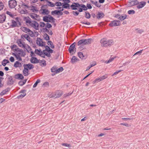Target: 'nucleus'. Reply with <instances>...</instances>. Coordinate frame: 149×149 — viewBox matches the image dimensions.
Masks as SVG:
<instances>
[{
    "instance_id": "9d476101",
    "label": "nucleus",
    "mask_w": 149,
    "mask_h": 149,
    "mask_svg": "<svg viewBox=\"0 0 149 149\" xmlns=\"http://www.w3.org/2000/svg\"><path fill=\"white\" fill-rule=\"evenodd\" d=\"M119 21L114 20L111 21L110 23L109 24V25L111 27H113L120 25Z\"/></svg>"
},
{
    "instance_id": "c85d7f7f",
    "label": "nucleus",
    "mask_w": 149,
    "mask_h": 149,
    "mask_svg": "<svg viewBox=\"0 0 149 149\" xmlns=\"http://www.w3.org/2000/svg\"><path fill=\"white\" fill-rule=\"evenodd\" d=\"M104 15L103 13H100L98 12V14L97 15V18L98 19L101 18H102L104 16Z\"/></svg>"
},
{
    "instance_id": "6ab92c4d",
    "label": "nucleus",
    "mask_w": 149,
    "mask_h": 149,
    "mask_svg": "<svg viewBox=\"0 0 149 149\" xmlns=\"http://www.w3.org/2000/svg\"><path fill=\"white\" fill-rule=\"evenodd\" d=\"M14 77L17 79H24V77L23 75L20 74H15Z\"/></svg>"
},
{
    "instance_id": "4be33fe9",
    "label": "nucleus",
    "mask_w": 149,
    "mask_h": 149,
    "mask_svg": "<svg viewBox=\"0 0 149 149\" xmlns=\"http://www.w3.org/2000/svg\"><path fill=\"white\" fill-rule=\"evenodd\" d=\"M138 5L137 6L138 9H140L143 7L146 4V2L145 1H141L138 4Z\"/></svg>"
},
{
    "instance_id": "338daca9",
    "label": "nucleus",
    "mask_w": 149,
    "mask_h": 149,
    "mask_svg": "<svg viewBox=\"0 0 149 149\" xmlns=\"http://www.w3.org/2000/svg\"><path fill=\"white\" fill-rule=\"evenodd\" d=\"M46 27L47 28H50L52 27V25L51 24L47 23L46 24Z\"/></svg>"
},
{
    "instance_id": "7c9ffc66",
    "label": "nucleus",
    "mask_w": 149,
    "mask_h": 149,
    "mask_svg": "<svg viewBox=\"0 0 149 149\" xmlns=\"http://www.w3.org/2000/svg\"><path fill=\"white\" fill-rule=\"evenodd\" d=\"M85 45L84 39H82L79 40L77 43V45L78 46L81 45L83 46Z\"/></svg>"
},
{
    "instance_id": "e2e57ef3",
    "label": "nucleus",
    "mask_w": 149,
    "mask_h": 149,
    "mask_svg": "<svg viewBox=\"0 0 149 149\" xmlns=\"http://www.w3.org/2000/svg\"><path fill=\"white\" fill-rule=\"evenodd\" d=\"M72 13L74 16H77L79 14V12L77 11H73L72 12Z\"/></svg>"
},
{
    "instance_id": "bb28decb",
    "label": "nucleus",
    "mask_w": 149,
    "mask_h": 149,
    "mask_svg": "<svg viewBox=\"0 0 149 149\" xmlns=\"http://www.w3.org/2000/svg\"><path fill=\"white\" fill-rule=\"evenodd\" d=\"M85 44L86 45H88L90 44L91 43L92 41L93 40L91 38H88L87 39H84Z\"/></svg>"
},
{
    "instance_id": "a19ab883",
    "label": "nucleus",
    "mask_w": 149,
    "mask_h": 149,
    "mask_svg": "<svg viewBox=\"0 0 149 149\" xmlns=\"http://www.w3.org/2000/svg\"><path fill=\"white\" fill-rule=\"evenodd\" d=\"M9 61L8 60L6 59H4L3 61L2 62V65L3 66H6L7 63H9Z\"/></svg>"
},
{
    "instance_id": "20e7f679",
    "label": "nucleus",
    "mask_w": 149,
    "mask_h": 149,
    "mask_svg": "<svg viewBox=\"0 0 149 149\" xmlns=\"http://www.w3.org/2000/svg\"><path fill=\"white\" fill-rule=\"evenodd\" d=\"M43 20L46 22H51V20H52L53 22H54L55 19L52 16L49 15V17L45 16L43 17Z\"/></svg>"
},
{
    "instance_id": "ea45409f",
    "label": "nucleus",
    "mask_w": 149,
    "mask_h": 149,
    "mask_svg": "<svg viewBox=\"0 0 149 149\" xmlns=\"http://www.w3.org/2000/svg\"><path fill=\"white\" fill-rule=\"evenodd\" d=\"M10 47L11 48V49L12 50H13V51L15 52V49L17 50V48H19L17 46V45H15V44L13 45L12 46H11Z\"/></svg>"
},
{
    "instance_id": "774afa93",
    "label": "nucleus",
    "mask_w": 149,
    "mask_h": 149,
    "mask_svg": "<svg viewBox=\"0 0 149 149\" xmlns=\"http://www.w3.org/2000/svg\"><path fill=\"white\" fill-rule=\"evenodd\" d=\"M45 24V23L43 22H40V27H44Z\"/></svg>"
},
{
    "instance_id": "2eb2a0df",
    "label": "nucleus",
    "mask_w": 149,
    "mask_h": 149,
    "mask_svg": "<svg viewBox=\"0 0 149 149\" xmlns=\"http://www.w3.org/2000/svg\"><path fill=\"white\" fill-rule=\"evenodd\" d=\"M16 43L20 47L22 48H25L24 42H22V40L20 39H18L17 40Z\"/></svg>"
},
{
    "instance_id": "e433bc0d",
    "label": "nucleus",
    "mask_w": 149,
    "mask_h": 149,
    "mask_svg": "<svg viewBox=\"0 0 149 149\" xmlns=\"http://www.w3.org/2000/svg\"><path fill=\"white\" fill-rule=\"evenodd\" d=\"M12 54L14 56H15V57L17 58V59H18L19 61H22V59L21 57H20V55H18L15 53H13Z\"/></svg>"
},
{
    "instance_id": "0e129e2a",
    "label": "nucleus",
    "mask_w": 149,
    "mask_h": 149,
    "mask_svg": "<svg viewBox=\"0 0 149 149\" xmlns=\"http://www.w3.org/2000/svg\"><path fill=\"white\" fill-rule=\"evenodd\" d=\"M101 81L106 79L107 77V74H105V75L103 76L100 77Z\"/></svg>"
},
{
    "instance_id": "dca6fc26",
    "label": "nucleus",
    "mask_w": 149,
    "mask_h": 149,
    "mask_svg": "<svg viewBox=\"0 0 149 149\" xmlns=\"http://www.w3.org/2000/svg\"><path fill=\"white\" fill-rule=\"evenodd\" d=\"M26 90H22L20 91V93H22V94H20V95L17 96V98L18 99L22 98L24 97L26 95V93L24 92H26Z\"/></svg>"
},
{
    "instance_id": "bf43d9fd",
    "label": "nucleus",
    "mask_w": 149,
    "mask_h": 149,
    "mask_svg": "<svg viewBox=\"0 0 149 149\" xmlns=\"http://www.w3.org/2000/svg\"><path fill=\"white\" fill-rule=\"evenodd\" d=\"M62 4V3H61V2L59 1L56 2L55 3V5H56V6H61Z\"/></svg>"
},
{
    "instance_id": "3c124183",
    "label": "nucleus",
    "mask_w": 149,
    "mask_h": 149,
    "mask_svg": "<svg viewBox=\"0 0 149 149\" xmlns=\"http://www.w3.org/2000/svg\"><path fill=\"white\" fill-rule=\"evenodd\" d=\"M63 70V67H61L58 69H57V70L56 72V73H59L62 71Z\"/></svg>"
},
{
    "instance_id": "423d86ee",
    "label": "nucleus",
    "mask_w": 149,
    "mask_h": 149,
    "mask_svg": "<svg viewBox=\"0 0 149 149\" xmlns=\"http://www.w3.org/2000/svg\"><path fill=\"white\" fill-rule=\"evenodd\" d=\"M17 5V2L15 0H10L8 1V5L10 8H13Z\"/></svg>"
},
{
    "instance_id": "a878e982",
    "label": "nucleus",
    "mask_w": 149,
    "mask_h": 149,
    "mask_svg": "<svg viewBox=\"0 0 149 149\" xmlns=\"http://www.w3.org/2000/svg\"><path fill=\"white\" fill-rule=\"evenodd\" d=\"M68 3H62L63 8H65L70 9V7Z\"/></svg>"
},
{
    "instance_id": "09e8293b",
    "label": "nucleus",
    "mask_w": 149,
    "mask_h": 149,
    "mask_svg": "<svg viewBox=\"0 0 149 149\" xmlns=\"http://www.w3.org/2000/svg\"><path fill=\"white\" fill-rule=\"evenodd\" d=\"M43 53L44 54L45 56L48 57H49L51 56V54L50 53H48L46 50H43L42 51Z\"/></svg>"
},
{
    "instance_id": "b1692460",
    "label": "nucleus",
    "mask_w": 149,
    "mask_h": 149,
    "mask_svg": "<svg viewBox=\"0 0 149 149\" xmlns=\"http://www.w3.org/2000/svg\"><path fill=\"white\" fill-rule=\"evenodd\" d=\"M29 70L28 68L24 67V69L23 70V72L24 76H27L29 74Z\"/></svg>"
},
{
    "instance_id": "393cba45",
    "label": "nucleus",
    "mask_w": 149,
    "mask_h": 149,
    "mask_svg": "<svg viewBox=\"0 0 149 149\" xmlns=\"http://www.w3.org/2000/svg\"><path fill=\"white\" fill-rule=\"evenodd\" d=\"M24 67H25L27 68L30 70L31 69L34 68L33 65L31 64H24L23 65Z\"/></svg>"
},
{
    "instance_id": "473e14b6",
    "label": "nucleus",
    "mask_w": 149,
    "mask_h": 149,
    "mask_svg": "<svg viewBox=\"0 0 149 149\" xmlns=\"http://www.w3.org/2000/svg\"><path fill=\"white\" fill-rule=\"evenodd\" d=\"M90 1L92 3L94 4L97 7L99 8L101 6V5H100V4L97 1L94 2L93 1L91 0Z\"/></svg>"
},
{
    "instance_id": "5701e85b",
    "label": "nucleus",
    "mask_w": 149,
    "mask_h": 149,
    "mask_svg": "<svg viewBox=\"0 0 149 149\" xmlns=\"http://www.w3.org/2000/svg\"><path fill=\"white\" fill-rule=\"evenodd\" d=\"M30 16L34 20H37L38 16L35 13H32L30 14Z\"/></svg>"
},
{
    "instance_id": "052dcab7",
    "label": "nucleus",
    "mask_w": 149,
    "mask_h": 149,
    "mask_svg": "<svg viewBox=\"0 0 149 149\" xmlns=\"http://www.w3.org/2000/svg\"><path fill=\"white\" fill-rule=\"evenodd\" d=\"M128 13L129 14H133L135 13V11L133 10H129L128 11Z\"/></svg>"
},
{
    "instance_id": "a18cd8bd",
    "label": "nucleus",
    "mask_w": 149,
    "mask_h": 149,
    "mask_svg": "<svg viewBox=\"0 0 149 149\" xmlns=\"http://www.w3.org/2000/svg\"><path fill=\"white\" fill-rule=\"evenodd\" d=\"M57 68L56 66H54L51 69V72H55L56 73Z\"/></svg>"
},
{
    "instance_id": "c756f323",
    "label": "nucleus",
    "mask_w": 149,
    "mask_h": 149,
    "mask_svg": "<svg viewBox=\"0 0 149 149\" xmlns=\"http://www.w3.org/2000/svg\"><path fill=\"white\" fill-rule=\"evenodd\" d=\"M78 60V58H77L75 56H73L71 59V62L72 63H74L75 62H77Z\"/></svg>"
},
{
    "instance_id": "cd10ccee",
    "label": "nucleus",
    "mask_w": 149,
    "mask_h": 149,
    "mask_svg": "<svg viewBox=\"0 0 149 149\" xmlns=\"http://www.w3.org/2000/svg\"><path fill=\"white\" fill-rule=\"evenodd\" d=\"M22 65L21 63L18 61H16L14 64V66L15 68H20L22 67Z\"/></svg>"
},
{
    "instance_id": "603ef678",
    "label": "nucleus",
    "mask_w": 149,
    "mask_h": 149,
    "mask_svg": "<svg viewBox=\"0 0 149 149\" xmlns=\"http://www.w3.org/2000/svg\"><path fill=\"white\" fill-rule=\"evenodd\" d=\"M59 10H55L52 11L51 12V14L52 15H53L54 14L59 15L58 12H59Z\"/></svg>"
},
{
    "instance_id": "1a4fd4ad",
    "label": "nucleus",
    "mask_w": 149,
    "mask_h": 149,
    "mask_svg": "<svg viewBox=\"0 0 149 149\" xmlns=\"http://www.w3.org/2000/svg\"><path fill=\"white\" fill-rule=\"evenodd\" d=\"M70 7L72 10H77L78 8L80 7V4L77 2H74L70 6Z\"/></svg>"
},
{
    "instance_id": "7ed1b4c3",
    "label": "nucleus",
    "mask_w": 149,
    "mask_h": 149,
    "mask_svg": "<svg viewBox=\"0 0 149 149\" xmlns=\"http://www.w3.org/2000/svg\"><path fill=\"white\" fill-rule=\"evenodd\" d=\"M16 21L14 20H11V24L10 25V27L11 28H14L15 27H18L20 26L21 25V23L19 21L18 18V17H16L15 18Z\"/></svg>"
},
{
    "instance_id": "5fc2aeb1",
    "label": "nucleus",
    "mask_w": 149,
    "mask_h": 149,
    "mask_svg": "<svg viewBox=\"0 0 149 149\" xmlns=\"http://www.w3.org/2000/svg\"><path fill=\"white\" fill-rule=\"evenodd\" d=\"M8 91L6 89L3 90L0 93V96H2L5 94Z\"/></svg>"
},
{
    "instance_id": "37998d69",
    "label": "nucleus",
    "mask_w": 149,
    "mask_h": 149,
    "mask_svg": "<svg viewBox=\"0 0 149 149\" xmlns=\"http://www.w3.org/2000/svg\"><path fill=\"white\" fill-rule=\"evenodd\" d=\"M25 48H23L24 49H26L28 52H29V50H31V48L28 45H26L25 44L24 45Z\"/></svg>"
},
{
    "instance_id": "2f4dec72",
    "label": "nucleus",
    "mask_w": 149,
    "mask_h": 149,
    "mask_svg": "<svg viewBox=\"0 0 149 149\" xmlns=\"http://www.w3.org/2000/svg\"><path fill=\"white\" fill-rule=\"evenodd\" d=\"M8 81L9 84L10 85L13 84L14 82L12 77L10 76H9L8 77Z\"/></svg>"
},
{
    "instance_id": "58836bf2",
    "label": "nucleus",
    "mask_w": 149,
    "mask_h": 149,
    "mask_svg": "<svg viewBox=\"0 0 149 149\" xmlns=\"http://www.w3.org/2000/svg\"><path fill=\"white\" fill-rule=\"evenodd\" d=\"M47 44L49 45L50 47L52 49H53L54 48V46L52 41H49L47 42Z\"/></svg>"
},
{
    "instance_id": "c9c22d12",
    "label": "nucleus",
    "mask_w": 149,
    "mask_h": 149,
    "mask_svg": "<svg viewBox=\"0 0 149 149\" xmlns=\"http://www.w3.org/2000/svg\"><path fill=\"white\" fill-rule=\"evenodd\" d=\"M30 8H31V10L33 12L37 13L38 11V10L36 8L35 6H31Z\"/></svg>"
},
{
    "instance_id": "f03ea898",
    "label": "nucleus",
    "mask_w": 149,
    "mask_h": 149,
    "mask_svg": "<svg viewBox=\"0 0 149 149\" xmlns=\"http://www.w3.org/2000/svg\"><path fill=\"white\" fill-rule=\"evenodd\" d=\"M113 42V41L112 40H107L104 38L102 39L100 41L101 46L106 47L111 45Z\"/></svg>"
},
{
    "instance_id": "f3484780",
    "label": "nucleus",
    "mask_w": 149,
    "mask_h": 149,
    "mask_svg": "<svg viewBox=\"0 0 149 149\" xmlns=\"http://www.w3.org/2000/svg\"><path fill=\"white\" fill-rule=\"evenodd\" d=\"M6 15L5 14L0 15V23H3L5 20Z\"/></svg>"
},
{
    "instance_id": "f8f14e48",
    "label": "nucleus",
    "mask_w": 149,
    "mask_h": 149,
    "mask_svg": "<svg viewBox=\"0 0 149 149\" xmlns=\"http://www.w3.org/2000/svg\"><path fill=\"white\" fill-rule=\"evenodd\" d=\"M21 38L23 39H24V38H25L30 43H32V39L27 34H22L21 36Z\"/></svg>"
},
{
    "instance_id": "c03bdc74",
    "label": "nucleus",
    "mask_w": 149,
    "mask_h": 149,
    "mask_svg": "<svg viewBox=\"0 0 149 149\" xmlns=\"http://www.w3.org/2000/svg\"><path fill=\"white\" fill-rule=\"evenodd\" d=\"M85 17L87 19H89L90 18L91 15L90 13L88 11H86L85 12Z\"/></svg>"
},
{
    "instance_id": "412c9836",
    "label": "nucleus",
    "mask_w": 149,
    "mask_h": 149,
    "mask_svg": "<svg viewBox=\"0 0 149 149\" xmlns=\"http://www.w3.org/2000/svg\"><path fill=\"white\" fill-rule=\"evenodd\" d=\"M28 33H29V34L30 36L32 37H35V34L37 35L38 34V32L37 31H34V33L33 31L30 29H29V31Z\"/></svg>"
},
{
    "instance_id": "9b49d317",
    "label": "nucleus",
    "mask_w": 149,
    "mask_h": 149,
    "mask_svg": "<svg viewBox=\"0 0 149 149\" xmlns=\"http://www.w3.org/2000/svg\"><path fill=\"white\" fill-rule=\"evenodd\" d=\"M62 95V92L61 91H57L52 94L51 97L55 98L60 97Z\"/></svg>"
},
{
    "instance_id": "72a5a7b5",
    "label": "nucleus",
    "mask_w": 149,
    "mask_h": 149,
    "mask_svg": "<svg viewBox=\"0 0 149 149\" xmlns=\"http://www.w3.org/2000/svg\"><path fill=\"white\" fill-rule=\"evenodd\" d=\"M78 55L79 57L82 59H85L86 58V57L84 55L82 52H78Z\"/></svg>"
},
{
    "instance_id": "49530a36",
    "label": "nucleus",
    "mask_w": 149,
    "mask_h": 149,
    "mask_svg": "<svg viewBox=\"0 0 149 149\" xmlns=\"http://www.w3.org/2000/svg\"><path fill=\"white\" fill-rule=\"evenodd\" d=\"M115 58V57L110 58L108 61H105V63L107 64L113 61Z\"/></svg>"
},
{
    "instance_id": "a211bd4d",
    "label": "nucleus",
    "mask_w": 149,
    "mask_h": 149,
    "mask_svg": "<svg viewBox=\"0 0 149 149\" xmlns=\"http://www.w3.org/2000/svg\"><path fill=\"white\" fill-rule=\"evenodd\" d=\"M30 61L32 63H39V60L36 58L32 57L30 59Z\"/></svg>"
},
{
    "instance_id": "aec40b11",
    "label": "nucleus",
    "mask_w": 149,
    "mask_h": 149,
    "mask_svg": "<svg viewBox=\"0 0 149 149\" xmlns=\"http://www.w3.org/2000/svg\"><path fill=\"white\" fill-rule=\"evenodd\" d=\"M21 6L22 8L25 9H28L30 8L29 5V3H25L22 2L21 3Z\"/></svg>"
},
{
    "instance_id": "79ce46f5",
    "label": "nucleus",
    "mask_w": 149,
    "mask_h": 149,
    "mask_svg": "<svg viewBox=\"0 0 149 149\" xmlns=\"http://www.w3.org/2000/svg\"><path fill=\"white\" fill-rule=\"evenodd\" d=\"M42 51L41 49H35V53L37 55L40 56Z\"/></svg>"
},
{
    "instance_id": "f257e3e1",
    "label": "nucleus",
    "mask_w": 149,
    "mask_h": 149,
    "mask_svg": "<svg viewBox=\"0 0 149 149\" xmlns=\"http://www.w3.org/2000/svg\"><path fill=\"white\" fill-rule=\"evenodd\" d=\"M24 20L27 25L30 26L36 30H38L39 24L36 21L32 20L29 17H25Z\"/></svg>"
},
{
    "instance_id": "4d7b16f0",
    "label": "nucleus",
    "mask_w": 149,
    "mask_h": 149,
    "mask_svg": "<svg viewBox=\"0 0 149 149\" xmlns=\"http://www.w3.org/2000/svg\"><path fill=\"white\" fill-rule=\"evenodd\" d=\"M127 15H125L124 16H120L119 17V19L121 20H123L126 18Z\"/></svg>"
},
{
    "instance_id": "6e6552de",
    "label": "nucleus",
    "mask_w": 149,
    "mask_h": 149,
    "mask_svg": "<svg viewBox=\"0 0 149 149\" xmlns=\"http://www.w3.org/2000/svg\"><path fill=\"white\" fill-rule=\"evenodd\" d=\"M76 44V43L75 42H74L70 46L68 49L69 52L70 53L72 54H74L76 52V50L75 49V51L74 50V49H76V48L75 47Z\"/></svg>"
},
{
    "instance_id": "de8ad7c7",
    "label": "nucleus",
    "mask_w": 149,
    "mask_h": 149,
    "mask_svg": "<svg viewBox=\"0 0 149 149\" xmlns=\"http://www.w3.org/2000/svg\"><path fill=\"white\" fill-rule=\"evenodd\" d=\"M80 7L82 8L83 10L85 11L86 10L88 9L87 6L86 7V6L84 4H80Z\"/></svg>"
},
{
    "instance_id": "680f3d73",
    "label": "nucleus",
    "mask_w": 149,
    "mask_h": 149,
    "mask_svg": "<svg viewBox=\"0 0 149 149\" xmlns=\"http://www.w3.org/2000/svg\"><path fill=\"white\" fill-rule=\"evenodd\" d=\"M4 5L3 3L1 1L0 2V11L2 10L3 8Z\"/></svg>"
},
{
    "instance_id": "864d4df0",
    "label": "nucleus",
    "mask_w": 149,
    "mask_h": 149,
    "mask_svg": "<svg viewBox=\"0 0 149 149\" xmlns=\"http://www.w3.org/2000/svg\"><path fill=\"white\" fill-rule=\"evenodd\" d=\"M40 80L39 79H38L37 80V81H36V82L33 85V88H35V87H36L37 86L38 84V83H40Z\"/></svg>"
},
{
    "instance_id": "0eeeda50",
    "label": "nucleus",
    "mask_w": 149,
    "mask_h": 149,
    "mask_svg": "<svg viewBox=\"0 0 149 149\" xmlns=\"http://www.w3.org/2000/svg\"><path fill=\"white\" fill-rule=\"evenodd\" d=\"M45 6H42L41 7V9L40 10V13L42 15H48L49 13V11L46 9H43Z\"/></svg>"
},
{
    "instance_id": "13d9d810",
    "label": "nucleus",
    "mask_w": 149,
    "mask_h": 149,
    "mask_svg": "<svg viewBox=\"0 0 149 149\" xmlns=\"http://www.w3.org/2000/svg\"><path fill=\"white\" fill-rule=\"evenodd\" d=\"M143 49L137 52L133 56L137 54H139V55H140L142 53V52L143 51Z\"/></svg>"
},
{
    "instance_id": "69168bd1",
    "label": "nucleus",
    "mask_w": 149,
    "mask_h": 149,
    "mask_svg": "<svg viewBox=\"0 0 149 149\" xmlns=\"http://www.w3.org/2000/svg\"><path fill=\"white\" fill-rule=\"evenodd\" d=\"M62 145L65 147H68V148H70L71 146L70 144H68L66 143H63L62 144Z\"/></svg>"
},
{
    "instance_id": "ddd939ff",
    "label": "nucleus",
    "mask_w": 149,
    "mask_h": 149,
    "mask_svg": "<svg viewBox=\"0 0 149 149\" xmlns=\"http://www.w3.org/2000/svg\"><path fill=\"white\" fill-rule=\"evenodd\" d=\"M36 43L38 45L40 46H45V42H43L42 39L40 38H38L36 41Z\"/></svg>"
},
{
    "instance_id": "39448f33",
    "label": "nucleus",
    "mask_w": 149,
    "mask_h": 149,
    "mask_svg": "<svg viewBox=\"0 0 149 149\" xmlns=\"http://www.w3.org/2000/svg\"><path fill=\"white\" fill-rule=\"evenodd\" d=\"M139 2L137 0H129L127 3V6L128 7H132L138 5Z\"/></svg>"
},
{
    "instance_id": "4468645a",
    "label": "nucleus",
    "mask_w": 149,
    "mask_h": 149,
    "mask_svg": "<svg viewBox=\"0 0 149 149\" xmlns=\"http://www.w3.org/2000/svg\"><path fill=\"white\" fill-rule=\"evenodd\" d=\"M15 52L17 53L18 55H19L21 56H24L25 54L22 49H20L19 48H17V49H15Z\"/></svg>"
},
{
    "instance_id": "6e6d98bb",
    "label": "nucleus",
    "mask_w": 149,
    "mask_h": 149,
    "mask_svg": "<svg viewBox=\"0 0 149 149\" xmlns=\"http://www.w3.org/2000/svg\"><path fill=\"white\" fill-rule=\"evenodd\" d=\"M47 2L49 3L48 4V5L49 6H50L51 7H53L55 5V4L53 3L52 2L49 1H47Z\"/></svg>"
},
{
    "instance_id": "4c0bfd02",
    "label": "nucleus",
    "mask_w": 149,
    "mask_h": 149,
    "mask_svg": "<svg viewBox=\"0 0 149 149\" xmlns=\"http://www.w3.org/2000/svg\"><path fill=\"white\" fill-rule=\"evenodd\" d=\"M40 63V64L41 65H42L43 66H45L46 65V61L45 60H39Z\"/></svg>"
},
{
    "instance_id": "f704fd0d",
    "label": "nucleus",
    "mask_w": 149,
    "mask_h": 149,
    "mask_svg": "<svg viewBox=\"0 0 149 149\" xmlns=\"http://www.w3.org/2000/svg\"><path fill=\"white\" fill-rule=\"evenodd\" d=\"M21 30L23 32L27 33L29 31V29L25 27H22L21 28Z\"/></svg>"
},
{
    "instance_id": "8fccbe9b",
    "label": "nucleus",
    "mask_w": 149,
    "mask_h": 149,
    "mask_svg": "<svg viewBox=\"0 0 149 149\" xmlns=\"http://www.w3.org/2000/svg\"><path fill=\"white\" fill-rule=\"evenodd\" d=\"M44 39L46 40H49L50 39L49 36L47 33L44 34Z\"/></svg>"
}]
</instances>
